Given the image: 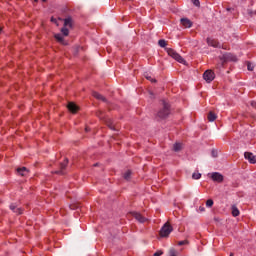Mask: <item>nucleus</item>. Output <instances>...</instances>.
Returning a JSON list of instances; mask_svg holds the SVG:
<instances>
[{
  "instance_id": "e433bc0d",
  "label": "nucleus",
  "mask_w": 256,
  "mask_h": 256,
  "mask_svg": "<svg viewBox=\"0 0 256 256\" xmlns=\"http://www.w3.org/2000/svg\"><path fill=\"white\" fill-rule=\"evenodd\" d=\"M100 117V119H103V116H99Z\"/></svg>"
},
{
  "instance_id": "f03ea898",
  "label": "nucleus",
  "mask_w": 256,
  "mask_h": 256,
  "mask_svg": "<svg viewBox=\"0 0 256 256\" xmlns=\"http://www.w3.org/2000/svg\"><path fill=\"white\" fill-rule=\"evenodd\" d=\"M166 51L168 55L172 57V59H175V61H178V63H182V65H185L187 63V61H185V59L181 57V55H179V53H177L175 50L167 48Z\"/></svg>"
},
{
  "instance_id": "bb28decb",
  "label": "nucleus",
  "mask_w": 256,
  "mask_h": 256,
  "mask_svg": "<svg viewBox=\"0 0 256 256\" xmlns=\"http://www.w3.org/2000/svg\"><path fill=\"white\" fill-rule=\"evenodd\" d=\"M206 207H213V200L208 199V200L206 201Z\"/></svg>"
},
{
  "instance_id": "cd10ccee",
  "label": "nucleus",
  "mask_w": 256,
  "mask_h": 256,
  "mask_svg": "<svg viewBox=\"0 0 256 256\" xmlns=\"http://www.w3.org/2000/svg\"><path fill=\"white\" fill-rule=\"evenodd\" d=\"M169 255L170 256H177V251H175V249H170Z\"/></svg>"
},
{
  "instance_id": "9d476101",
  "label": "nucleus",
  "mask_w": 256,
  "mask_h": 256,
  "mask_svg": "<svg viewBox=\"0 0 256 256\" xmlns=\"http://www.w3.org/2000/svg\"><path fill=\"white\" fill-rule=\"evenodd\" d=\"M68 110L71 112V113H77V111H79V106H77L75 103L73 102H70L68 105Z\"/></svg>"
},
{
  "instance_id": "412c9836",
  "label": "nucleus",
  "mask_w": 256,
  "mask_h": 256,
  "mask_svg": "<svg viewBox=\"0 0 256 256\" xmlns=\"http://www.w3.org/2000/svg\"><path fill=\"white\" fill-rule=\"evenodd\" d=\"M124 179L126 181H129V179H131V171L130 170H127L125 173H124Z\"/></svg>"
},
{
  "instance_id": "58836bf2",
  "label": "nucleus",
  "mask_w": 256,
  "mask_h": 256,
  "mask_svg": "<svg viewBox=\"0 0 256 256\" xmlns=\"http://www.w3.org/2000/svg\"><path fill=\"white\" fill-rule=\"evenodd\" d=\"M1 31H2V29H1V27H0V33H1Z\"/></svg>"
},
{
  "instance_id": "7ed1b4c3",
  "label": "nucleus",
  "mask_w": 256,
  "mask_h": 256,
  "mask_svg": "<svg viewBox=\"0 0 256 256\" xmlns=\"http://www.w3.org/2000/svg\"><path fill=\"white\" fill-rule=\"evenodd\" d=\"M173 233V226L166 222L160 229V237H169Z\"/></svg>"
},
{
  "instance_id": "473e14b6",
  "label": "nucleus",
  "mask_w": 256,
  "mask_h": 256,
  "mask_svg": "<svg viewBox=\"0 0 256 256\" xmlns=\"http://www.w3.org/2000/svg\"><path fill=\"white\" fill-rule=\"evenodd\" d=\"M52 23H57V19L51 18Z\"/></svg>"
},
{
  "instance_id": "a19ab883",
  "label": "nucleus",
  "mask_w": 256,
  "mask_h": 256,
  "mask_svg": "<svg viewBox=\"0 0 256 256\" xmlns=\"http://www.w3.org/2000/svg\"><path fill=\"white\" fill-rule=\"evenodd\" d=\"M34 1H36V2H37L38 0H34Z\"/></svg>"
},
{
  "instance_id": "4be33fe9",
  "label": "nucleus",
  "mask_w": 256,
  "mask_h": 256,
  "mask_svg": "<svg viewBox=\"0 0 256 256\" xmlns=\"http://www.w3.org/2000/svg\"><path fill=\"white\" fill-rule=\"evenodd\" d=\"M192 179H201V173H199V172H194L193 174H192Z\"/></svg>"
},
{
  "instance_id": "1a4fd4ad",
  "label": "nucleus",
  "mask_w": 256,
  "mask_h": 256,
  "mask_svg": "<svg viewBox=\"0 0 256 256\" xmlns=\"http://www.w3.org/2000/svg\"><path fill=\"white\" fill-rule=\"evenodd\" d=\"M133 216H134L136 221H139V223L147 222V218L143 217L140 213L134 212Z\"/></svg>"
},
{
  "instance_id": "aec40b11",
  "label": "nucleus",
  "mask_w": 256,
  "mask_h": 256,
  "mask_svg": "<svg viewBox=\"0 0 256 256\" xmlns=\"http://www.w3.org/2000/svg\"><path fill=\"white\" fill-rule=\"evenodd\" d=\"M61 33H63V36H64V37H67V35H69V29H67V26H64V27L61 29Z\"/></svg>"
},
{
  "instance_id": "ea45409f",
  "label": "nucleus",
  "mask_w": 256,
  "mask_h": 256,
  "mask_svg": "<svg viewBox=\"0 0 256 256\" xmlns=\"http://www.w3.org/2000/svg\"><path fill=\"white\" fill-rule=\"evenodd\" d=\"M230 256H233V254H230Z\"/></svg>"
},
{
  "instance_id": "c756f323",
  "label": "nucleus",
  "mask_w": 256,
  "mask_h": 256,
  "mask_svg": "<svg viewBox=\"0 0 256 256\" xmlns=\"http://www.w3.org/2000/svg\"><path fill=\"white\" fill-rule=\"evenodd\" d=\"M163 255V251L158 250L157 252L154 253V256H161Z\"/></svg>"
},
{
  "instance_id": "0eeeda50",
  "label": "nucleus",
  "mask_w": 256,
  "mask_h": 256,
  "mask_svg": "<svg viewBox=\"0 0 256 256\" xmlns=\"http://www.w3.org/2000/svg\"><path fill=\"white\" fill-rule=\"evenodd\" d=\"M207 43L210 47H215L221 49V44L215 39L207 38Z\"/></svg>"
},
{
  "instance_id": "f257e3e1",
  "label": "nucleus",
  "mask_w": 256,
  "mask_h": 256,
  "mask_svg": "<svg viewBox=\"0 0 256 256\" xmlns=\"http://www.w3.org/2000/svg\"><path fill=\"white\" fill-rule=\"evenodd\" d=\"M163 108L159 110L158 117L160 119H165L166 117H169V113H171L169 103L167 101H162Z\"/></svg>"
},
{
  "instance_id": "c85d7f7f",
  "label": "nucleus",
  "mask_w": 256,
  "mask_h": 256,
  "mask_svg": "<svg viewBox=\"0 0 256 256\" xmlns=\"http://www.w3.org/2000/svg\"><path fill=\"white\" fill-rule=\"evenodd\" d=\"M192 3H193V5H195V7H199V5H200L199 0H192Z\"/></svg>"
},
{
  "instance_id": "b1692460",
  "label": "nucleus",
  "mask_w": 256,
  "mask_h": 256,
  "mask_svg": "<svg viewBox=\"0 0 256 256\" xmlns=\"http://www.w3.org/2000/svg\"><path fill=\"white\" fill-rule=\"evenodd\" d=\"M227 59H229L230 61H237V57L236 56H233L231 54H228L227 55Z\"/></svg>"
},
{
  "instance_id": "6ab92c4d",
  "label": "nucleus",
  "mask_w": 256,
  "mask_h": 256,
  "mask_svg": "<svg viewBox=\"0 0 256 256\" xmlns=\"http://www.w3.org/2000/svg\"><path fill=\"white\" fill-rule=\"evenodd\" d=\"M72 20H71V18H66L65 20H64V27H72Z\"/></svg>"
},
{
  "instance_id": "f8f14e48",
  "label": "nucleus",
  "mask_w": 256,
  "mask_h": 256,
  "mask_svg": "<svg viewBox=\"0 0 256 256\" xmlns=\"http://www.w3.org/2000/svg\"><path fill=\"white\" fill-rule=\"evenodd\" d=\"M68 163H69V160H64V162L60 164V169L61 170L57 171L56 173H58L59 175H65L63 170L65 169V167H67Z\"/></svg>"
},
{
  "instance_id": "a211bd4d",
  "label": "nucleus",
  "mask_w": 256,
  "mask_h": 256,
  "mask_svg": "<svg viewBox=\"0 0 256 256\" xmlns=\"http://www.w3.org/2000/svg\"><path fill=\"white\" fill-rule=\"evenodd\" d=\"M181 149H183V144L182 143H175L173 146V150L174 151H181Z\"/></svg>"
},
{
  "instance_id": "4c0bfd02",
  "label": "nucleus",
  "mask_w": 256,
  "mask_h": 256,
  "mask_svg": "<svg viewBox=\"0 0 256 256\" xmlns=\"http://www.w3.org/2000/svg\"><path fill=\"white\" fill-rule=\"evenodd\" d=\"M43 1V3H45V1H47V0H42Z\"/></svg>"
},
{
  "instance_id": "72a5a7b5",
  "label": "nucleus",
  "mask_w": 256,
  "mask_h": 256,
  "mask_svg": "<svg viewBox=\"0 0 256 256\" xmlns=\"http://www.w3.org/2000/svg\"><path fill=\"white\" fill-rule=\"evenodd\" d=\"M212 155H213V157H217V156L215 155V151H212Z\"/></svg>"
},
{
  "instance_id": "a878e982",
  "label": "nucleus",
  "mask_w": 256,
  "mask_h": 256,
  "mask_svg": "<svg viewBox=\"0 0 256 256\" xmlns=\"http://www.w3.org/2000/svg\"><path fill=\"white\" fill-rule=\"evenodd\" d=\"M145 77L148 81H151V83H157V80L153 79L151 76L146 75Z\"/></svg>"
},
{
  "instance_id": "2f4dec72",
  "label": "nucleus",
  "mask_w": 256,
  "mask_h": 256,
  "mask_svg": "<svg viewBox=\"0 0 256 256\" xmlns=\"http://www.w3.org/2000/svg\"><path fill=\"white\" fill-rule=\"evenodd\" d=\"M199 211H201V212L205 211V207L200 206V207H199Z\"/></svg>"
},
{
  "instance_id": "f704fd0d",
  "label": "nucleus",
  "mask_w": 256,
  "mask_h": 256,
  "mask_svg": "<svg viewBox=\"0 0 256 256\" xmlns=\"http://www.w3.org/2000/svg\"><path fill=\"white\" fill-rule=\"evenodd\" d=\"M110 129H115V127H113L112 125H109Z\"/></svg>"
},
{
  "instance_id": "2eb2a0df",
  "label": "nucleus",
  "mask_w": 256,
  "mask_h": 256,
  "mask_svg": "<svg viewBox=\"0 0 256 256\" xmlns=\"http://www.w3.org/2000/svg\"><path fill=\"white\" fill-rule=\"evenodd\" d=\"M93 97L99 101H107V99H105L103 95L99 94V92H93Z\"/></svg>"
},
{
  "instance_id": "39448f33",
  "label": "nucleus",
  "mask_w": 256,
  "mask_h": 256,
  "mask_svg": "<svg viewBox=\"0 0 256 256\" xmlns=\"http://www.w3.org/2000/svg\"><path fill=\"white\" fill-rule=\"evenodd\" d=\"M210 177H211L212 181H215L216 183H223V176L219 172L211 173Z\"/></svg>"
},
{
  "instance_id": "6e6552de",
  "label": "nucleus",
  "mask_w": 256,
  "mask_h": 256,
  "mask_svg": "<svg viewBox=\"0 0 256 256\" xmlns=\"http://www.w3.org/2000/svg\"><path fill=\"white\" fill-rule=\"evenodd\" d=\"M181 24L183 25V27H185L186 29H190V27H193V22H191V20L187 19V18H182L181 19Z\"/></svg>"
},
{
  "instance_id": "f3484780",
  "label": "nucleus",
  "mask_w": 256,
  "mask_h": 256,
  "mask_svg": "<svg viewBox=\"0 0 256 256\" xmlns=\"http://www.w3.org/2000/svg\"><path fill=\"white\" fill-rule=\"evenodd\" d=\"M239 208H237V206H232V215L233 217H239Z\"/></svg>"
},
{
  "instance_id": "5701e85b",
  "label": "nucleus",
  "mask_w": 256,
  "mask_h": 256,
  "mask_svg": "<svg viewBox=\"0 0 256 256\" xmlns=\"http://www.w3.org/2000/svg\"><path fill=\"white\" fill-rule=\"evenodd\" d=\"M158 45H159L160 47H167V42H166L165 40H159V41H158Z\"/></svg>"
},
{
  "instance_id": "dca6fc26",
  "label": "nucleus",
  "mask_w": 256,
  "mask_h": 256,
  "mask_svg": "<svg viewBox=\"0 0 256 256\" xmlns=\"http://www.w3.org/2000/svg\"><path fill=\"white\" fill-rule=\"evenodd\" d=\"M215 119H217V114H215L213 112H209V114H208V121L213 123V121H215Z\"/></svg>"
},
{
  "instance_id": "ddd939ff",
  "label": "nucleus",
  "mask_w": 256,
  "mask_h": 256,
  "mask_svg": "<svg viewBox=\"0 0 256 256\" xmlns=\"http://www.w3.org/2000/svg\"><path fill=\"white\" fill-rule=\"evenodd\" d=\"M10 209L18 215H21V213H23V210L21 208H17V206H15L14 204L10 205Z\"/></svg>"
},
{
  "instance_id": "20e7f679",
  "label": "nucleus",
  "mask_w": 256,
  "mask_h": 256,
  "mask_svg": "<svg viewBox=\"0 0 256 256\" xmlns=\"http://www.w3.org/2000/svg\"><path fill=\"white\" fill-rule=\"evenodd\" d=\"M203 79L206 83H211L215 79V72L213 70H206L203 74Z\"/></svg>"
},
{
  "instance_id": "7c9ffc66",
  "label": "nucleus",
  "mask_w": 256,
  "mask_h": 256,
  "mask_svg": "<svg viewBox=\"0 0 256 256\" xmlns=\"http://www.w3.org/2000/svg\"><path fill=\"white\" fill-rule=\"evenodd\" d=\"M187 243H188L187 240H184V241L178 242V245H180V246H181V245H187Z\"/></svg>"
},
{
  "instance_id": "c9c22d12",
  "label": "nucleus",
  "mask_w": 256,
  "mask_h": 256,
  "mask_svg": "<svg viewBox=\"0 0 256 256\" xmlns=\"http://www.w3.org/2000/svg\"><path fill=\"white\" fill-rule=\"evenodd\" d=\"M85 131L88 132V131H89V127H86V128H85Z\"/></svg>"
},
{
  "instance_id": "393cba45",
  "label": "nucleus",
  "mask_w": 256,
  "mask_h": 256,
  "mask_svg": "<svg viewBox=\"0 0 256 256\" xmlns=\"http://www.w3.org/2000/svg\"><path fill=\"white\" fill-rule=\"evenodd\" d=\"M247 69H248V71H253V69H255V66H253L252 63L248 62Z\"/></svg>"
},
{
  "instance_id": "423d86ee",
  "label": "nucleus",
  "mask_w": 256,
  "mask_h": 256,
  "mask_svg": "<svg viewBox=\"0 0 256 256\" xmlns=\"http://www.w3.org/2000/svg\"><path fill=\"white\" fill-rule=\"evenodd\" d=\"M245 159L249 161V163L255 164L256 163V157L251 152H245L244 153Z\"/></svg>"
},
{
  "instance_id": "9b49d317",
  "label": "nucleus",
  "mask_w": 256,
  "mask_h": 256,
  "mask_svg": "<svg viewBox=\"0 0 256 256\" xmlns=\"http://www.w3.org/2000/svg\"><path fill=\"white\" fill-rule=\"evenodd\" d=\"M17 173L18 175H21V177H27V175H29V170L25 167H22L17 169Z\"/></svg>"
},
{
  "instance_id": "4468645a",
  "label": "nucleus",
  "mask_w": 256,
  "mask_h": 256,
  "mask_svg": "<svg viewBox=\"0 0 256 256\" xmlns=\"http://www.w3.org/2000/svg\"><path fill=\"white\" fill-rule=\"evenodd\" d=\"M54 37H55V39H57L58 42L61 43L62 45H67L66 41L63 39V35H61V34H55Z\"/></svg>"
}]
</instances>
